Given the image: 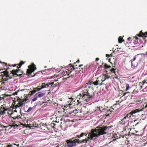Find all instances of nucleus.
I'll return each mask as SVG.
<instances>
[{"instance_id": "f257e3e1", "label": "nucleus", "mask_w": 147, "mask_h": 147, "mask_svg": "<svg viewBox=\"0 0 147 147\" xmlns=\"http://www.w3.org/2000/svg\"><path fill=\"white\" fill-rule=\"evenodd\" d=\"M109 127L106 126L102 127H97L94 129H92L90 132L88 133H82L80 135H77L75 137V138H80L84 135L86 136V139L82 140L80 142L81 143H87L88 142H91V140H94L100 135L106 134L107 129Z\"/></svg>"}, {"instance_id": "f03ea898", "label": "nucleus", "mask_w": 147, "mask_h": 147, "mask_svg": "<svg viewBox=\"0 0 147 147\" xmlns=\"http://www.w3.org/2000/svg\"><path fill=\"white\" fill-rule=\"evenodd\" d=\"M87 89H82L79 94L76 97L78 103L81 102H88L92 99V96Z\"/></svg>"}, {"instance_id": "7ed1b4c3", "label": "nucleus", "mask_w": 147, "mask_h": 147, "mask_svg": "<svg viewBox=\"0 0 147 147\" xmlns=\"http://www.w3.org/2000/svg\"><path fill=\"white\" fill-rule=\"evenodd\" d=\"M80 140L79 139H72L67 141V145L69 147H72L76 145V143H79Z\"/></svg>"}, {"instance_id": "20e7f679", "label": "nucleus", "mask_w": 147, "mask_h": 147, "mask_svg": "<svg viewBox=\"0 0 147 147\" xmlns=\"http://www.w3.org/2000/svg\"><path fill=\"white\" fill-rule=\"evenodd\" d=\"M130 117H131V113L128 114L121 120V123L123 125H125L127 123L126 126H128L129 125L128 121Z\"/></svg>"}, {"instance_id": "39448f33", "label": "nucleus", "mask_w": 147, "mask_h": 147, "mask_svg": "<svg viewBox=\"0 0 147 147\" xmlns=\"http://www.w3.org/2000/svg\"><path fill=\"white\" fill-rule=\"evenodd\" d=\"M28 67L29 69L31 68V67L32 68V70L31 71L29 70V69H27V73L28 74H31L32 72L34 71L36 69L35 65L33 63H32L31 64V66H28Z\"/></svg>"}, {"instance_id": "423d86ee", "label": "nucleus", "mask_w": 147, "mask_h": 147, "mask_svg": "<svg viewBox=\"0 0 147 147\" xmlns=\"http://www.w3.org/2000/svg\"><path fill=\"white\" fill-rule=\"evenodd\" d=\"M19 69L13 70H12L11 72L14 76H16L15 75H17V76L21 77V76L22 75V74H17L19 73Z\"/></svg>"}, {"instance_id": "0eeeda50", "label": "nucleus", "mask_w": 147, "mask_h": 147, "mask_svg": "<svg viewBox=\"0 0 147 147\" xmlns=\"http://www.w3.org/2000/svg\"><path fill=\"white\" fill-rule=\"evenodd\" d=\"M142 109L140 110V109H136L135 110L133 111H132L130 113H131V115H132V114L133 113L134 114V113H137V112H139L140 111H142Z\"/></svg>"}, {"instance_id": "6e6552de", "label": "nucleus", "mask_w": 147, "mask_h": 147, "mask_svg": "<svg viewBox=\"0 0 147 147\" xmlns=\"http://www.w3.org/2000/svg\"><path fill=\"white\" fill-rule=\"evenodd\" d=\"M37 91L36 89H34L33 90L29 92L30 94L31 95H32L33 94L36 92Z\"/></svg>"}, {"instance_id": "1a4fd4ad", "label": "nucleus", "mask_w": 147, "mask_h": 147, "mask_svg": "<svg viewBox=\"0 0 147 147\" xmlns=\"http://www.w3.org/2000/svg\"><path fill=\"white\" fill-rule=\"evenodd\" d=\"M114 138H115L114 139H113V140H112V141H111L109 143V144H110L112 142H113L115 141L116 139H118L119 138H118V137L117 136V135H115L114 136Z\"/></svg>"}, {"instance_id": "9d476101", "label": "nucleus", "mask_w": 147, "mask_h": 147, "mask_svg": "<svg viewBox=\"0 0 147 147\" xmlns=\"http://www.w3.org/2000/svg\"><path fill=\"white\" fill-rule=\"evenodd\" d=\"M101 80L102 81H103L102 80ZM96 81H97V82L98 83L99 85L100 86L102 85L103 84H104L103 83H102V82H103L102 81V82L101 83H100V81L99 80L98 78H97V80H96Z\"/></svg>"}, {"instance_id": "9b49d317", "label": "nucleus", "mask_w": 147, "mask_h": 147, "mask_svg": "<svg viewBox=\"0 0 147 147\" xmlns=\"http://www.w3.org/2000/svg\"><path fill=\"white\" fill-rule=\"evenodd\" d=\"M142 84H143V85H147V81L146 80H144L142 82H140V84L141 85Z\"/></svg>"}, {"instance_id": "f8f14e48", "label": "nucleus", "mask_w": 147, "mask_h": 147, "mask_svg": "<svg viewBox=\"0 0 147 147\" xmlns=\"http://www.w3.org/2000/svg\"><path fill=\"white\" fill-rule=\"evenodd\" d=\"M38 93H37L34 96V98L32 100V101L33 102L35 101L37 99V94Z\"/></svg>"}, {"instance_id": "ddd939ff", "label": "nucleus", "mask_w": 147, "mask_h": 147, "mask_svg": "<svg viewBox=\"0 0 147 147\" xmlns=\"http://www.w3.org/2000/svg\"><path fill=\"white\" fill-rule=\"evenodd\" d=\"M144 33H143L142 32V31H141L140 32V33L139 34H138V36L139 37L142 36L143 37L144 35Z\"/></svg>"}, {"instance_id": "4468645a", "label": "nucleus", "mask_w": 147, "mask_h": 147, "mask_svg": "<svg viewBox=\"0 0 147 147\" xmlns=\"http://www.w3.org/2000/svg\"><path fill=\"white\" fill-rule=\"evenodd\" d=\"M105 80L102 81V82H104L105 80H106L107 79H108L110 77L107 75L105 74Z\"/></svg>"}, {"instance_id": "2eb2a0df", "label": "nucleus", "mask_w": 147, "mask_h": 147, "mask_svg": "<svg viewBox=\"0 0 147 147\" xmlns=\"http://www.w3.org/2000/svg\"><path fill=\"white\" fill-rule=\"evenodd\" d=\"M42 88H45L48 87L49 86V85L47 84H44V85H42Z\"/></svg>"}, {"instance_id": "dca6fc26", "label": "nucleus", "mask_w": 147, "mask_h": 147, "mask_svg": "<svg viewBox=\"0 0 147 147\" xmlns=\"http://www.w3.org/2000/svg\"><path fill=\"white\" fill-rule=\"evenodd\" d=\"M18 107H22L23 105V103L22 102H20L18 103Z\"/></svg>"}, {"instance_id": "f3484780", "label": "nucleus", "mask_w": 147, "mask_h": 147, "mask_svg": "<svg viewBox=\"0 0 147 147\" xmlns=\"http://www.w3.org/2000/svg\"><path fill=\"white\" fill-rule=\"evenodd\" d=\"M77 113V110L76 109H75L74 110L72 111L70 113V114H71L72 113H74L75 114H76Z\"/></svg>"}, {"instance_id": "a211bd4d", "label": "nucleus", "mask_w": 147, "mask_h": 147, "mask_svg": "<svg viewBox=\"0 0 147 147\" xmlns=\"http://www.w3.org/2000/svg\"><path fill=\"white\" fill-rule=\"evenodd\" d=\"M122 37L121 36H120L119 37V39H118V41H119V43H121L122 42V41L121 40H122Z\"/></svg>"}, {"instance_id": "6ab92c4d", "label": "nucleus", "mask_w": 147, "mask_h": 147, "mask_svg": "<svg viewBox=\"0 0 147 147\" xmlns=\"http://www.w3.org/2000/svg\"><path fill=\"white\" fill-rule=\"evenodd\" d=\"M111 66L110 65H107V64H105L104 65V67L106 69H108L109 68H110L111 67Z\"/></svg>"}, {"instance_id": "aec40b11", "label": "nucleus", "mask_w": 147, "mask_h": 147, "mask_svg": "<svg viewBox=\"0 0 147 147\" xmlns=\"http://www.w3.org/2000/svg\"><path fill=\"white\" fill-rule=\"evenodd\" d=\"M25 63V62H23V61H21V62H20V66L19 67H17V68H20L21 67V66L23 64H24V63Z\"/></svg>"}, {"instance_id": "412c9836", "label": "nucleus", "mask_w": 147, "mask_h": 147, "mask_svg": "<svg viewBox=\"0 0 147 147\" xmlns=\"http://www.w3.org/2000/svg\"><path fill=\"white\" fill-rule=\"evenodd\" d=\"M32 108L31 107H29L27 111H26V113H28L32 110Z\"/></svg>"}, {"instance_id": "4be33fe9", "label": "nucleus", "mask_w": 147, "mask_h": 147, "mask_svg": "<svg viewBox=\"0 0 147 147\" xmlns=\"http://www.w3.org/2000/svg\"><path fill=\"white\" fill-rule=\"evenodd\" d=\"M44 93H40L38 94V96L39 97H41L44 95Z\"/></svg>"}, {"instance_id": "5701e85b", "label": "nucleus", "mask_w": 147, "mask_h": 147, "mask_svg": "<svg viewBox=\"0 0 147 147\" xmlns=\"http://www.w3.org/2000/svg\"><path fill=\"white\" fill-rule=\"evenodd\" d=\"M129 87V85L128 84H127L126 85V90L127 91L128 90Z\"/></svg>"}, {"instance_id": "b1692460", "label": "nucleus", "mask_w": 147, "mask_h": 147, "mask_svg": "<svg viewBox=\"0 0 147 147\" xmlns=\"http://www.w3.org/2000/svg\"><path fill=\"white\" fill-rule=\"evenodd\" d=\"M92 84L94 85H96V86H97L98 85H99V84L97 83V81L96 80Z\"/></svg>"}, {"instance_id": "393cba45", "label": "nucleus", "mask_w": 147, "mask_h": 147, "mask_svg": "<svg viewBox=\"0 0 147 147\" xmlns=\"http://www.w3.org/2000/svg\"><path fill=\"white\" fill-rule=\"evenodd\" d=\"M106 57H112V54H110V55L108 54H106Z\"/></svg>"}, {"instance_id": "a878e982", "label": "nucleus", "mask_w": 147, "mask_h": 147, "mask_svg": "<svg viewBox=\"0 0 147 147\" xmlns=\"http://www.w3.org/2000/svg\"><path fill=\"white\" fill-rule=\"evenodd\" d=\"M138 91H135L134 90L132 92V93L133 94H136L138 93Z\"/></svg>"}, {"instance_id": "bb28decb", "label": "nucleus", "mask_w": 147, "mask_h": 147, "mask_svg": "<svg viewBox=\"0 0 147 147\" xmlns=\"http://www.w3.org/2000/svg\"><path fill=\"white\" fill-rule=\"evenodd\" d=\"M115 69L113 68H112V69H111V72H113V73H114V74H115Z\"/></svg>"}, {"instance_id": "cd10ccee", "label": "nucleus", "mask_w": 147, "mask_h": 147, "mask_svg": "<svg viewBox=\"0 0 147 147\" xmlns=\"http://www.w3.org/2000/svg\"><path fill=\"white\" fill-rule=\"evenodd\" d=\"M147 36V32H145V33H144V35L143 37H146Z\"/></svg>"}, {"instance_id": "c85d7f7f", "label": "nucleus", "mask_w": 147, "mask_h": 147, "mask_svg": "<svg viewBox=\"0 0 147 147\" xmlns=\"http://www.w3.org/2000/svg\"><path fill=\"white\" fill-rule=\"evenodd\" d=\"M20 90H17V91H16L14 93V95H17L18 92H19Z\"/></svg>"}, {"instance_id": "c756f323", "label": "nucleus", "mask_w": 147, "mask_h": 147, "mask_svg": "<svg viewBox=\"0 0 147 147\" xmlns=\"http://www.w3.org/2000/svg\"><path fill=\"white\" fill-rule=\"evenodd\" d=\"M42 88H42V87L41 88H36V89L37 91V90H41V89H42Z\"/></svg>"}, {"instance_id": "7c9ffc66", "label": "nucleus", "mask_w": 147, "mask_h": 147, "mask_svg": "<svg viewBox=\"0 0 147 147\" xmlns=\"http://www.w3.org/2000/svg\"><path fill=\"white\" fill-rule=\"evenodd\" d=\"M139 54H138V55H136L135 56V57L133 58V61H134L136 59V56H137Z\"/></svg>"}, {"instance_id": "2f4dec72", "label": "nucleus", "mask_w": 147, "mask_h": 147, "mask_svg": "<svg viewBox=\"0 0 147 147\" xmlns=\"http://www.w3.org/2000/svg\"><path fill=\"white\" fill-rule=\"evenodd\" d=\"M27 99L26 98H25V99H22V102H24L25 101H26L27 100Z\"/></svg>"}, {"instance_id": "473e14b6", "label": "nucleus", "mask_w": 147, "mask_h": 147, "mask_svg": "<svg viewBox=\"0 0 147 147\" xmlns=\"http://www.w3.org/2000/svg\"><path fill=\"white\" fill-rule=\"evenodd\" d=\"M92 81H89L88 82V83H89L90 84V85H91L92 84Z\"/></svg>"}, {"instance_id": "72a5a7b5", "label": "nucleus", "mask_w": 147, "mask_h": 147, "mask_svg": "<svg viewBox=\"0 0 147 147\" xmlns=\"http://www.w3.org/2000/svg\"><path fill=\"white\" fill-rule=\"evenodd\" d=\"M107 112L109 114L111 113V111L110 110H109V111H107Z\"/></svg>"}, {"instance_id": "f704fd0d", "label": "nucleus", "mask_w": 147, "mask_h": 147, "mask_svg": "<svg viewBox=\"0 0 147 147\" xmlns=\"http://www.w3.org/2000/svg\"><path fill=\"white\" fill-rule=\"evenodd\" d=\"M99 60V58H96L95 59V61H98Z\"/></svg>"}, {"instance_id": "c9c22d12", "label": "nucleus", "mask_w": 147, "mask_h": 147, "mask_svg": "<svg viewBox=\"0 0 147 147\" xmlns=\"http://www.w3.org/2000/svg\"><path fill=\"white\" fill-rule=\"evenodd\" d=\"M15 126H16L17 127H18V125H12V127H15Z\"/></svg>"}, {"instance_id": "e433bc0d", "label": "nucleus", "mask_w": 147, "mask_h": 147, "mask_svg": "<svg viewBox=\"0 0 147 147\" xmlns=\"http://www.w3.org/2000/svg\"><path fill=\"white\" fill-rule=\"evenodd\" d=\"M142 84V85H140V87L141 88H142L144 86V85H143V84Z\"/></svg>"}, {"instance_id": "4c0bfd02", "label": "nucleus", "mask_w": 147, "mask_h": 147, "mask_svg": "<svg viewBox=\"0 0 147 147\" xmlns=\"http://www.w3.org/2000/svg\"><path fill=\"white\" fill-rule=\"evenodd\" d=\"M3 99V97H0V101H1V100H2Z\"/></svg>"}, {"instance_id": "58836bf2", "label": "nucleus", "mask_w": 147, "mask_h": 147, "mask_svg": "<svg viewBox=\"0 0 147 147\" xmlns=\"http://www.w3.org/2000/svg\"><path fill=\"white\" fill-rule=\"evenodd\" d=\"M131 64L132 67H133V66L134 67L135 66H134L133 65V63L132 61H131Z\"/></svg>"}, {"instance_id": "ea45409f", "label": "nucleus", "mask_w": 147, "mask_h": 147, "mask_svg": "<svg viewBox=\"0 0 147 147\" xmlns=\"http://www.w3.org/2000/svg\"><path fill=\"white\" fill-rule=\"evenodd\" d=\"M128 92H127V93H123V96H125V95L126 94H127V93H128Z\"/></svg>"}, {"instance_id": "a19ab883", "label": "nucleus", "mask_w": 147, "mask_h": 147, "mask_svg": "<svg viewBox=\"0 0 147 147\" xmlns=\"http://www.w3.org/2000/svg\"><path fill=\"white\" fill-rule=\"evenodd\" d=\"M18 104L15 105V107H16V108L18 107Z\"/></svg>"}, {"instance_id": "79ce46f5", "label": "nucleus", "mask_w": 147, "mask_h": 147, "mask_svg": "<svg viewBox=\"0 0 147 147\" xmlns=\"http://www.w3.org/2000/svg\"><path fill=\"white\" fill-rule=\"evenodd\" d=\"M53 84H54V82H52L51 84V83H49V85H51V84L53 85Z\"/></svg>"}, {"instance_id": "37998d69", "label": "nucleus", "mask_w": 147, "mask_h": 147, "mask_svg": "<svg viewBox=\"0 0 147 147\" xmlns=\"http://www.w3.org/2000/svg\"><path fill=\"white\" fill-rule=\"evenodd\" d=\"M79 61H80V60H78L76 62V63H79Z\"/></svg>"}, {"instance_id": "c03bdc74", "label": "nucleus", "mask_w": 147, "mask_h": 147, "mask_svg": "<svg viewBox=\"0 0 147 147\" xmlns=\"http://www.w3.org/2000/svg\"><path fill=\"white\" fill-rule=\"evenodd\" d=\"M131 39V38L130 37H129V38H128V40L129 41Z\"/></svg>"}, {"instance_id": "a18cd8bd", "label": "nucleus", "mask_w": 147, "mask_h": 147, "mask_svg": "<svg viewBox=\"0 0 147 147\" xmlns=\"http://www.w3.org/2000/svg\"><path fill=\"white\" fill-rule=\"evenodd\" d=\"M82 66H83V65L82 64V65H79V67H81Z\"/></svg>"}, {"instance_id": "49530a36", "label": "nucleus", "mask_w": 147, "mask_h": 147, "mask_svg": "<svg viewBox=\"0 0 147 147\" xmlns=\"http://www.w3.org/2000/svg\"><path fill=\"white\" fill-rule=\"evenodd\" d=\"M144 86H145V88L146 89L147 88V85H144Z\"/></svg>"}, {"instance_id": "de8ad7c7", "label": "nucleus", "mask_w": 147, "mask_h": 147, "mask_svg": "<svg viewBox=\"0 0 147 147\" xmlns=\"http://www.w3.org/2000/svg\"><path fill=\"white\" fill-rule=\"evenodd\" d=\"M145 108H147V104L145 106Z\"/></svg>"}, {"instance_id": "09e8293b", "label": "nucleus", "mask_w": 147, "mask_h": 147, "mask_svg": "<svg viewBox=\"0 0 147 147\" xmlns=\"http://www.w3.org/2000/svg\"><path fill=\"white\" fill-rule=\"evenodd\" d=\"M70 77H71V76H68V77H67L66 78H67V79L68 78H70Z\"/></svg>"}, {"instance_id": "8fccbe9b", "label": "nucleus", "mask_w": 147, "mask_h": 147, "mask_svg": "<svg viewBox=\"0 0 147 147\" xmlns=\"http://www.w3.org/2000/svg\"><path fill=\"white\" fill-rule=\"evenodd\" d=\"M111 61V59H109L108 61L109 62H110V61Z\"/></svg>"}, {"instance_id": "3c124183", "label": "nucleus", "mask_w": 147, "mask_h": 147, "mask_svg": "<svg viewBox=\"0 0 147 147\" xmlns=\"http://www.w3.org/2000/svg\"><path fill=\"white\" fill-rule=\"evenodd\" d=\"M140 48V47H139L136 50L139 49Z\"/></svg>"}, {"instance_id": "603ef678", "label": "nucleus", "mask_w": 147, "mask_h": 147, "mask_svg": "<svg viewBox=\"0 0 147 147\" xmlns=\"http://www.w3.org/2000/svg\"><path fill=\"white\" fill-rule=\"evenodd\" d=\"M138 124V123H137L136 125H137Z\"/></svg>"}, {"instance_id": "864d4df0", "label": "nucleus", "mask_w": 147, "mask_h": 147, "mask_svg": "<svg viewBox=\"0 0 147 147\" xmlns=\"http://www.w3.org/2000/svg\"><path fill=\"white\" fill-rule=\"evenodd\" d=\"M19 146V144H18L17 145V146Z\"/></svg>"}, {"instance_id": "5fc2aeb1", "label": "nucleus", "mask_w": 147, "mask_h": 147, "mask_svg": "<svg viewBox=\"0 0 147 147\" xmlns=\"http://www.w3.org/2000/svg\"><path fill=\"white\" fill-rule=\"evenodd\" d=\"M47 67V66H45L44 67H45V68H46Z\"/></svg>"}, {"instance_id": "6e6d98bb", "label": "nucleus", "mask_w": 147, "mask_h": 147, "mask_svg": "<svg viewBox=\"0 0 147 147\" xmlns=\"http://www.w3.org/2000/svg\"><path fill=\"white\" fill-rule=\"evenodd\" d=\"M136 133H137L138 132V131H136Z\"/></svg>"}, {"instance_id": "4d7b16f0", "label": "nucleus", "mask_w": 147, "mask_h": 147, "mask_svg": "<svg viewBox=\"0 0 147 147\" xmlns=\"http://www.w3.org/2000/svg\"><path fill=\"white\" fill-rule=\"evenodd\" d=\"M35 76V75H34L32 77H34Z\"/></svg>"}, {"instance_id": "13d9d810", "label": "nucleus", "mask_w": 147, "mask_h": 147, "mask_svg": "<svg viewBox=\"0 0 147 147\" xmlns=\"http://www.w3.org/2000/svg\"><path fill=\"white\" fill-rule=\"evenodd\" d=\"M136 39H138V38H137V37H136Z\"/></svg>"}, {"instance_id": "bf43d9fd", "label": "nucleus", "mask_w": 147, "mask_h": 147, "mask_svg": "<svg viewBox=\"0 0 147 147\" xmlns=\"http://www.w3.org/2000/svg\"><path fill=\"white\" fill-rule=\"evenodd\" d=\"M1 61H0V63H1Z\"/></svg>"}]
</instances>
